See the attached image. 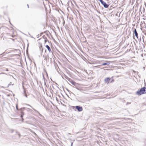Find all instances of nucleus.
Listing matches in <instances>:
<instances>
[{
  "label": "nucleus",
  "mask_w": 146,
  "mask_h": 146,
  "mask_svg": "<svg viewBox=\"0 0 146 146\" xmlns=\"http://www.w3.org/2000/svg\"><path fill=\"white\" fill-rule=\"evenodd\" d=\"M22 109V108H21V109H20V110H21Z\"/></svg>",
  "instance_id": "nucleus-26"
},
{
  "label": "nucleus",
  "mask_w": 146,
  "mask_h": 146,
  "mask_svg": "<svg viewBox=\"0 0 146 146\" xmlns=\"http://www.w3.org/2000/svg\"><path fill=\"white\" fill-rule=\"evenodd\" d=\"M110 64V62H106L105 63H104L102 64L101 65H109Z\"/></svg>",
  "instance_id": "nucleus-8"
},
{
  "label": "nucleus",
  "mask_w": 146,
  "mask_h": 146,
  "mask_svg": "<svg viewBox=\"0 0 146 146\" xmlns=\"http://www.w3.org/2000/svg\"><path fill=\"white\" fill-rule=\"evenodd\" d=\"M44 39H45V40H48L47 38L46 37H45V38H44Z\"/></svg>",
  "instance_id": "nucleus-18"
},
{
  "label": "nucleus",
  "mask_w": 146,
  "mask_h": 146,
  "mask_svg": "<svg viewBox=\"0 0 146 146\" xmlns=\"http://www.w3.org/2000/svg\"><path fill=\"white\" fill-rule=\"evenodd\" d=\"M16 109L17 110H19V109H18V105L17 104L16 105Z\"/></svg>",
  "instance_id": "nucleus-13"
},
{
  "label": "nucleus",
  "mask_w": 146,
  "mask_h": 146,
  "mask_svg": "<svg viewBox=\"0 0 146 146\" xmlns=\"http://www.w3.org/2000/svg\"><path fill=\"white\" fill-rule=\"evenodd\" d=\"M145 89H146V88L145 87L141 88L137 92V94L139 95H140L142 94H146Z\"/></svg>",
  "instance_id": "nucleus-1"
},
{
  "label": "nucleus",
  "mask_w": 146,
  "mask_h": 146,
  "mask_svg": "<svg viewBox=\"0 0 146 146\" xmlns=\"http://www.w3.org/2000/svg\"><path fill=\"white\" fill-rule=\"evenodd\" d=\"M68 134H70V133H68Z\"/></svg>",
  "instance_id": "nucleus-29"
},
{
  "label": "nucleus",
  "mask_w": 146,
  "mask_h": 146,
  "mask_svg": "<svg viewBox=\"0 0 146 146\" xmlns=\"http://www.w3.org/2000/svg\"><path fill=\"white\" fill-rule=\"evenodd\" d=\"M100 2H101V1H102V0H98Z\"/></svg>",
  "instance_id": "nucleus-22"
},
{
  "label": "nucleus",
  "mask_w": 146,
  "mask_h": 146,
  "mask_svg": "<svg viewBox=\"0 0 146 146\" xmlns=\"http://www.w3.org/2000/svg\"><path fill=\"white\" fill-rule=\"evenodd\" d=\"M27 106H29L31 107V108H32L33 110H34L35 111V112H37L39 114L41 115L39 113V112L37 110H35V109L32 106H30V105H29V104H27L26 105Z\"/></svg>",
  "instance_id": "nucleus-7"
},
{
  "label": "nucleus",
  "mask_w": 146,
  "mask_h": 146,
  "mask_svg": "<svg viewBox=\"0 0 146 146\" xmlns=\"http://www.w3.org/2000/svg\"><path fill=\"white\" fill-rule=\"evenodd\" d=\"M43 48H42V50H41V51H42H42H43Z\"/></svg>",
  "instance_id": "nucleus-25"
},
{
  "label": "nucleus",
  "mask_w": 146,
  "mask_h": 146,
  "mask_svg": "<svg viewBox=\"0 0 146 146\" xmlns=\"http://www.w3.org/2000/svg\"><path fill=\"white\" fill-rule=\"evenodd\" d=\"M75 108L79 111H81L83 110L82 107L80 106H75Z\"/></svg>",
  "instance_id": "nucleus-2"
},
{
  "label": "nucleus",
  "mask_w": 146,
  "mask_h": 146,
  "mask_svg": "<svg viewBox=\"0 0 146 146\" xmlns=\"http://www.w3.org/2000/svg\"><path fill=\"white\" fill-rule=\"evenodd\" d=\"M134 34L137 38H138V33L136 29H135L134 32Z\"/></svg>",
  "instance_id": "nucleus-5"
},
{
  "label": "nucleus",
  "mask_w": 146,
  "mask_h": 146,
  "mask_svg": "<svg viewBox=\"0 0 146 146\" xmlns=\"http://www.w3.org/2000/svg\"><path fill=\"white\" fill-rule=\"evenodd\" d=\"M101 3L104 6V7L106 8H107L109 6V5L107 4L103 0L101 2Z\"/></svg>",
  "instance_id": "nucleus-3"
},
{
  "label": "nucleus",
  "mask_w": 146,
  "mask_h": 146,
  "mask_svg": "<svg viewBox=\"0 0 146 146\" xmlns=\"http://www.w3.org/2000/svg\"><path fill=\"white\" fill-rule=\"evenodd\" d=\"M11 133H13V131H14V130L12 129L11 130Z\"/></svg>",
  "instance_id": "nucleus-17"
},
{
  "label": "nucleus",
  "mask_w": 146,
  "mask_h": 146,
  "mask_svg": "<svg viewBox=\"0 0 146 146\" xmlns=\"http://www.w3.org/2000/svg\"><path fill=\"white\" fill-rule=\"evenodd\" d=\"M143 9H144V10H145V9H144V8H143Z\"/></svg>",
  "instance_id": "nucleus-30"
},
{
  "label": "nucleus",
  "mask_w": 146,
  "mask_h": 146,
  "mask_svg": "<svg viewBox=\"0 0 146 146\" xmlns=\"http://www.w3.org/2000/svg\"><path fill=\"white\" fill-rule=\"evenodd\" d=\"M43 79H44V84L45 85L46 84V83L45 82V78L44 77V76L43 74Z\"/></svg>",
  "instance_id": "nucleus-12"
},
{
  "label": "nucleus",
  "mask_w": 146,
  "mask_h": 146,
  "mask_svg": "<svg viewBox=\"0 0 146 146\" xmlns=\"http://www.w3.org/2000/svg\"><path fill=\"white\" fill-rule=\"evenodd\" d=\"M24 115V113L23 112H21V117H23V115Z\"/></svg>",
  "instance_id": "nucleus-10"
},
{
  "label": "nucleus",
  "mask_w": 146,
  "mask_h": 146,
  "mask_svg": "<svg viewBox=\"0 0 146 146\" xmlns=\"http://www.w3.org/2000/svg\"><path fill=\"white\" fill-rule=\"evenodd\" d=\"M16 133H17L18 134V135H19V137H20V134L19 133H18V132H16Z\"/></svg>",
  "instance_id": "nucleus-14"
},
{
  "label": "nucleus",
  "mask_w": 146,
  "mask_h": 146,
  "mask_svg": "<svg viewBox=\"0 0 146 146\" xmlns=\"http://www.w3.org/2000/svg\"><path fill=\"white\" fill-rule=\"evenodd\" d=\"M28 46H29V44H28Z\"/></svg>",
  "instance_id": "nucleus-27"
},
{
  "label": "nucleus",
  "mask_w": 146,
  "mask_h": 146,
  "mask_svg": "<svg viewBox=\"0 0 146 146\" xmlns=\"http://www.w3.org/2000/svg\"><path fill=\"white\" fill-rule=\"evenodd\" d=\"M73 143L72 142L71 144V146H72Z\"/></svg>",
  "instance_id": "nucleus-21"
},
{
  "label": "nucleus",
  "mask_w": 146,
  "mask_h": 146,
  "mask_svg": "<svg viewBox=\"0 0 146 146\" xmlns=\"http://www.w3.org/2000/svg\"><path fill=\"white\" fill-rule=\"evenodd\" d=\"M46 47L47 48L48 50L50 52L51 51V49L48 45H46Z\"/></svg>",
  "instance_id": "nucleus-9"
},
{
  "label": "nucleus",
  "mask_w": 146,
  "mask_h": 146,
  "mask_svg": "<svg viewBox=\"0 0 146 146\" xmlns=\"http://www.w3.org/2000/svg\"><path fill=\"white\" fill-rule=\"evenodd\" d=\"M43 57H44V55H43Z\"/></svg>",
  "instance_id": "nucleus-28"
},
{
  "label": "nucleus",
  "mask_w": 146,
  "mask_h": 146,
  "mask_svg": "<svg viewBox=\"0 0 146 146\" xmlns=\"http://www.w3.org/2000/svg\"><path fill=\"white\" fill-rule=\"evenodd\" d=\"M130 104V103L127 102V103L126 104V105H127L128 104Z\"/></svg>",
  "instance_id": "nucleus-19"
},
{
  "label": "nucleus",
  "mask_w": 146,
  "mask_h": 146,
  "mask_svg": "<svg viewBox=\"0 0 146 146\" xmlns=\"http://www.w3.org/2000/svg\"><path fill=\"white\" fill-rule=\"evenodd\" d=\"M70 82L74 86H76L77 84L76 83L72 80H71L70 81Z\"/></svg>",
  "instance_id": "nucleus-6"
},
{
  "label": "nucleus",
  "mask_w": 146,
  "mask_h": 146,
  "mask_svg": "<svg viewBox=\"0 0 146 146\" xmlns=\"http://www.w3.org/2000/svg\"><path fill=\"white\" fill-rule=\"evenodd\" d=\"M110 80L111 79L110 78L108 77L105 78V79L104 80V82L106 83H108L109 82Z\"/></svg>",
  "instance_id": "nucleus-4"
},
{
  "label": "nucleus",
  "mask_w": 146,
  "mask_h": 146,
  "mask_svg": "<svg viewBox=\"0 0 146 146\" xmlns=\"http://www.w3.org/2000/svg\"><path fill=\"white\" fill-rule=\"evenodd\" d=\"M64 77L66 79H68L69 78L68 77L65 75H64Z\"/></svg>",
  "instance_id": "nucleus-11"
},
{
  "label": "nucleus",
  "mask_w": 146,
  "mask_h": 146,
  "mask_svg": "<svg viewBox=\"0 0 146 146\" xmlns=\"http://www.w3.org/2000/svg\"><path fill=\"white\" fill-rule=\"evenodd\" d=\"M114 81L113 80H112V81H111L110 82H113Z\"/></svg>",
  "instance_id": "nucleus-24"
},
{
  "label": "nucleus",
  "mask_w": 146,
  "mask_h": 146,
  "mask_svg": "<svg viewBox=\"0 0 146 146\" xmlns=\"http://www.w3.org/2000/svg\"><path fill=\"white\" fill-rule=\"evenodd\" d=\"M25 97H26L27 98V94H25Z\"/></svg>",
  "instance_id": "nucleus-20"
},
{
  "label": "nucleus",
  "mask_w": 146,
  "mask_h": 146,
  "mask_svg": "<svg viewBox=\"0 0 146 146\" xmlns=\"http://www.w3.org/2000/svg\"><path fill=\"white\" fill-rule=\"evenodd\" d=\"M11 84H12V83L11 82L9 84L8 86H9L11 85Z\"/></svg>",
  "instance_id": "nucleus-15"
},
{
  "label": "nucleus",
  "mask_w": 146,
  "mask_h": 146,
  "mask_svg": "<svg viewBox=\"0 0 146 146\" xmlns=\"http://www.w3.org/2000/svg\"><path fill=\"white\" fill-rule=\"evenodd\" d=\"M27 6L28 7V8H29V5L28 4L27 5Z\"/></svg>",
  "instance_id": "nucleus-23"
},
{
  "label": "nucleus",
  "mask_w": 146,
  "mask_h": 146,
  "mask_svg": "<svg viewBox=\"0 0 146 146\" xmlns=\"http://www.w3.org/2000/svg\"><path fill=\"white\" fill-rule=\"evenodd\" d=\"M48 41V40H45L44 42L45 43H46Z\"/></svg>",
  "instance_id": "nucleus-16"
}]
</instances>
